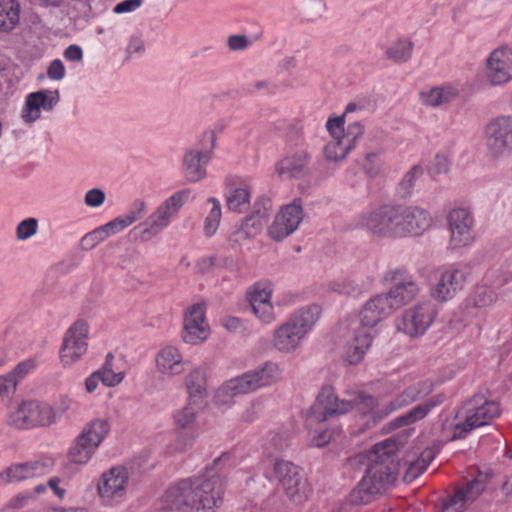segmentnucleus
I'll return each instance as SVG.
<instances>
[{
  "mask_svg": "<svg viewBox=\"0 0 512 512\" xmlns=\"http://www.w3.org/2000/svg\"><path fill=\"white\" fill-rule=\"evenodd\" d=\"M58 90H39L29 93L25 98L21 110V118L26 124H31L40 119L42 111L50 112L59 103Z\"/></svg>",
  "mask_w": 512,
  "mask_h": 512,
  "instance_id": "nucleus-22",
  "label": "nucleus"
},
{
  "mask_svg": "<svg viewBox=\"0 0 512 512\" xmlns=\"http://www.w3.org/2000/svg\"><path fill=\"white\" fill-rule=\"evenodd\" d=\"M419 292L418 282L407 269L397 268L386 274V308L396 311L412 302Z\"/></svg>",
  "mask_w": 512,
  "mask_h": 512,
  "instance_id": "nucleus-10",
  "label": "nucleus"
},
{
  "mask_svg": "<svg viewBox=\"0 0 512 512\" xmlns=\"http://www.w3.org/2000/svg\"><path fill=\"white\" fill-rule=\"evenodd\" d=\"M37 363L34 359H25L19 362L11 371V375L20 383L32 370L35 369Z\"/></svg>",
  "mask_w": 512,
  "mask_h": 512,
  "instance_id": "nucleus-62",
  "label": "nucleus"
},
{
  "mask_svg": "<svg viewBox=\"0 0 512 512\" xmlns=\"http://www.w3.org/2000/svg\"><path fill=\"white\" fill-rule=\"evenodd\" d=\"M110 423L104 418H95L86 423L80 433L91 442L95 443L97 447L105 440L110 432Z\"/></svg>",
  "mask_w": 512,
  "mask_h": 512,
  "instance_id": "nucleus-42",
  "label": "nucleus"
},
{
  "mask_svg": "<svg viewBox=\"0 0 512 512\" xmlns=\"http://www.w3.org/2000/svg\"><path fill=\"white\" fill-rule=\"evenodd\" d=\"M117 233H119V230L117 229L113 221H110L85 234L81 238L80 245L82 249L89 251L95 248L104 240H106L108 237Z\"/></svg>",
  "mask_w": 512,
  "mask_h": 512,
  "instance_id": "nucleus-41",
  "label": "nucleus"
},
{
  "mask_svg": "<svg viewBox=\"0 0 512 512\" xmlns=\"http://www.w3.org/2000/svg\"><path fill=\"white\" fill-rule=\"evenodd\" d=\"M191 199V190H178L164 199L146 220L132 229L141 242H148L167 229Z\"/></svg>",
  "mask_w": 512,
  "mask_h": 512,
  "instance_id": "nucleus-6",
  "label": "nucleus"
},
{
  "mask_svg": "<svg viewBox=\"0 0 512 512\" xmlns=\"http://www.w3.org/2000/svg\"><path fill=\"white\" fill-rule=\"evenodd\" d=\"M227 455L214 460V466L201 475L184 479L170 487L163 497L165 506L180 512H214L222 502L225 479L216 469Z\"/></svg>",
  "mask_w": 512,
  "mask_h": 512,
  "instance_id": "nucleus-1",
  "label": "nucleus"
},
{
  "mask_svg": "<svg viewBox=\"0 0 512 512\" xmlns=\"http://www.w3.org/2000/svg\"><path fill=\"white\" fill-rule=\"evenodd\" d=\"M408 205L394 204L386 206V237H409V225L407 221Z\"/></svg>",
  "mask_w": 512,
  "mask_h": 512,
  "instance_id": "nucleus-29",
  "label": "nucleus"
},
{
  "mask_svg": "<svg viewBox=\"0 0 512 512\" xmlns=\"http://www.w3.org/2000/svg\"><path fill=\"white\" fill-rule=\"evenodd\" d=\"M488 482V476L479 473L473 480L469 481L465 487L458 489L462 492V497L470 505L473 503L485 490Z\"/></svg>",
  "mask_w": 512,
  "mask_h": 512,
  "instance_id": "nucleus-49",
  "label": "nucleus"
},
{
  "mask_svg": "<svg viewBox=\"0 0 512 512\" xmlns=\"http://www.w3.org/2000/svg\"><path fill=\"white\" fill-rule=\"evenodd\" d=\"M205 303L192 305L184 316L182 339L188 344H199L209 336V325L206 320Z\"/></svg>",
  "mask_w": 512,
  "mask_h": 512,
  "instance_id": "nucleus-21",
  "label": "nucleus"
},
{
  "mask_svg": "<svg viewBox=\"0 0 512 512\" xmlns=\"http://www.w3.org/2000/svg\"><path fill=\"white\" fill-rule=\"evenodd\" d=\"M189 400L200 403L206 396V375L201 368L192 370L185 378Z\"/></svg>",
  "mask_w": 512,
  "mask_h": 512,
  "instance_id": "nucleus-40",
  "label": "nucleus"
},
{
  "mask_svg": "<svg viewBox=\"0 0 512 512\" xmlns=\"http://www.w3.org/2000/svg\"><path fill=\"white\" fill-rule=\"evenodd\" d=\"M147 211V204L143 199H136L130 205L127 213L113 219V223L120 231L124 230L134 222L140 220Z\"/></svg>",
  "mask_w": 512,
  "mask_h": 512,
  "instance_id": "nucleus-45",
  "label": "nucleus"
},
{
  "mask_svg": "<svg viewBox=\"0 0 512 512\" xmlns=\"http://www.w3.org/2000/svg\"><path fill=\"white\" fill-rule=\"evenodd\" d=\"M423 175V168L420 165H414L401 179L396 187V193L399 197H407L412 193L416 179Z\"/></svg>",
  "mask_w": 512,
  "mask_h": 512,
  "instance_id": "nucleus-53",
  "label": "nucleus"
},
{
  "mask_svg": "<svg viewBox=\"0 0 512 512\" xmlns=\"http://www.w3.org/2000/svg\"><path fill=\"white\" fill-rule=\"evenodd\" d=\"M483 139L492 158L509 157L512 154V116L501 115L490 119L484 126Z\"/></svg>",
  "mask_w": 512,
  "mask_h": 512,
  "instance_id": "nucleus-11",
  "label": "nucleus"
},
{
  "mask_svg": "<svg viewBox=\"0 0 512 512\" xmlns=\"http://www.w3.org/2000/svg\"><path fill=\"white\" fill-rule=\"evenodd\" d=\"M444 399L445 396L443 394L433 395L425 402L413 407L410 411L387 423L386 433L392 432L401 427L409 426L424 419L432 409L441 405Z\"/></svg>",
  "mask_w": 512,
  "mask_h": 512,
  "instance_id": "nucleus-27",
  "label": "nucleus"
},
{
  "mask_svg": "<svg viewBox=\"0 0 512 512\" xmlns=\"http://www.w3.org/2000/svg\"><path fill=\"white\" fill-rule=\"evenodd\" d=\"M437 314V307L431 300L419 301L395 318L394 327L397 332L415 339L427 332Z\"/></svg>",
  "mask_w": 512,
  "mask_h": 512,
  "instance_id": "nucleus-9",
  "label": "nucleus"
},
{
  "mask_svg": "<svg viewBox=\"0 0 512 512\" xmlns=\"http://www.w3.org/2000/svg\"><path fill=\"white\" fill-rule=\"evenodd\" d=\"M130 480L128 470L114 466L103 472L97 482V494L104 506H116L127 496Z\"/></svg>",
  "mask_w": 512,
  "mask_h": 512,
  "instance_id": "nucleus-13",
  "label": "nucleus"
},
{
  "mask_svg": "<svg viewBox=\"0 0 512 512\" xmlns=\"http://www.w3.org/2000/svg\"><path fill=\"white\" fill-rule=\"evenodd\" d=\"M410 436V430L405 429L397 435L386 439V485L393 484L400 472L405 470L403 480L411 482L422 474L435 457V452L431 448H426L415 458L401 449L406 444Z\"/></svg>",
  "mask_w": 512,
  "mask_h": 512,
  "instance_id": "nucleus-3",
  "label": "nucleus"
},
{
  "mask_svg": "<svg viewBox=\"0 0 512 512\" xmlns=\"http://www.w3.org/2000/svg\"><path fill=\"white\" fill-rule=\"evenodd\" d=\"M208 203L212 205V208L210 209L208 215L205 218L204 221V233L207 237L213 236L216 231L218 230L222 210H221V204L220 201L215 197L208 198Z\"/></svg>",
  "mask_w": 512,
  "mask_h": 512,
  "instance_id": "nucleus-51",
  "label": "nucleus"
},
{
  "mask_svg": "<svg viewBox=\"0 0 512 512\" xmlns=\"http://www.w3.org/2000/svg\"><path fill=\"white\" fill-rule=\"evenodd\" d=\"M38 227L39 223L36 218H26L17 225L16 238L20 241H25L37 233Z\"/></svg>",
  "mask_w": 512,
  "mask_h": 512,
  "instance_id": "nucleus-56",
  "label": "nucleus"
},
{
  "mask_svg": "<svg viewBox=\"0 0 512 512\" xmlns=\"http://www.w3.org/2000/svg\"><path fill=\"white\" fill-rule=\"evenodd\" d=\"M484 76L491 86H503L512 80V49L506 45L493 49L485 60Z\"/></svg>",
  "mask_w": 512,
  "mask_h": 512,
  "instance_id": "nucleus-18",
  "label": "nucleus"
},
{
  "mask_svg": "<svg viewBox=\"0 0 512 512\" xmlns=\"http://www.w3.org/2000/svg\"><path fill=\"white\" fill-rule=\"evenodd\" d=\"M413 53V42L409 38H399L386 50V57L395 63L409 61Z\"/></svg>",
  "mask_w": 512,
  "mask_h": 512,
  "instance_id": "nucleus-46",
  "label": "nucleus"
},
{
  "mask_svg": "<svg viewBox=\"0 0 512 512\" xmlns=\"http://www.w3.org/2000/svg\"><path fill=\"white\" fill-rule=\"evenodd\" d=\"M18 384L10 372L0 375V401L9 403L16 393Z\"/></svg>",
  "mask_w": 512,
  "mask_h": 512,
  "instance_id": "nucleus-55",
  "label": "nucleus"
},
{
  "mask_svg": "<svg viewBox=\"0 0 512 512\" xmlns=\"http://www.w3.org/2000/svg\"><path fill=\"white\" fill-rule=\"evenodd\" d=\"M271 288L266 282L256 283L248 293V300L255 316L265 324L275 320L271 304Z\"/></svg>",
  "mask_w": 512,
  "mask_h": 512,
  "instance_id": "nucleus-26",
  "label": "nucleus"
},
{
  "mask_svg": "<svg viewBox=\"0 0 512 512\" xmlns=\"http://www.w3.org/2000/svg\"><path fill=\"white\" fill-rule=\"evenodd\" d=\"M341 121L342 118H329L326 122V128L331 140L326 143L323 151L326 159L330 161H341L351 151L340 136L342 134Z\"/></svg>",
  "mask_w": 512,
  "mask_h": 512,
  "instance_id": "nucleus-28",
  "label": "nucleus"
},
{
  "mask_svg": "<svg viewBox=\"0 0 512 512\" xmlns=\"http://www.w3.org/2000/svg\"><path fill=\"white\" fill-rule=\"evenodd\" d=\"M468 506L469 504L462 497V492L456 491L443 502L440 512H463Z\"/></svg>",
  "mask_w": 512,
  "mask_h": 512,
  "instance_id": "nucleus-58",
  "label": "nucleus"
},
{
  "mask_svg": "<svg viewBox=\"0 0 512 512\" xmlns=\"http://www.w3.org/2000/svg\"><path fill=\"white\" fill-rule=\"evenodd\" d=\"M409 237L419 236L427 231L433 223V219L430 213L416 205H408V217Z\"/></svg>",
  "mask_w": 512,
  "mask_h": 512,
  "instance_id": "nucleus-34",
  "label": "nucleus"
},
{
  "mask_svg": "<svg viewBox=\"0 0 512 512\" xmlns=\"http://www.w3.org/2000/svg\"><path fill=\"white\" fill-rule=\"evenodd\" d=\"M20 21V4L17 0H0V32L12 31Z\"/></svg>",
  "mask_w": 512,
  "mask_h": 512,
  "instance_id": "nucleus-39",
  "label": "nucleus"
},
{
  "mask_svg": "<svg viewBox=\"0 0 512 512\" xmlns=\"http://www.w3.org/2000/svg\"><path fill=\"white\" fill-rule=\"evenodd\" d=\"M88 324L80 319L66 331L60 349V360L64 367L76 363L87 351Z\"/></svg>",
  "mask_w": 512,
  "mask_h": 512,
  "instance_id": "nucleus-19",
  "label": "nucleus"
},
{
  "mask_svg": "<svg viewBox=\"0 0 512 512\" xmlns=\"http://www.w3.org/2000/svg\"><path fill=\"white\" fill-rule=\"evenodd\" d=\"M430 386L425 383H419L405 389L395 399L391 400L386 406V413L401 409L430 392Z\"/></svg>",
  "mask_w": 512,
  "mask_h": 512,
  "instance_id": "nucleus-36",
  "label": "nucleus"
},
{
  "mask_svg": "<svg viewBox=\"0 0 512 512\" xmlns=\"http://www.w3.org/2000/svg\"><path fill=\"white\" fill-rule=\"evenodd\" d=\"M343 394L345 398H339L332 386H323L315 403L310 407L309 420L325 422L330 418L346 415L356 409L363 416L371 415V420L365 424V429H367L382 418L381 413L376 411L379 402L371 394L354 388L345 389Z\"/></svg>",
  "mask_w": 512,
  "mask_h": 512,
  "instance_id": "nucleus-2",
  "label": "nucleus"
},
{
  "mask_svg": "<svg viewBox=\"0 0 512 512\" xmlns=\"http://www.w3.org/2000/svg\"><path fill=\"white\" fill-rule=\"evenodd\" d=\"M331 288L338 293L351 297H358L364 292V285L353 279L334 282Z\"/></svg>",
  "mask_w": 512,
  "mask_h": 512,
  "instance_id": "nucleus-54",
  "label": "nucleus"
},
{
  "mask_svg": "<svg viewBox=\"0 0 512 512\" xmlns=\"http://www.w3.org/2000/svg\"><path fill=\"white\" fill-rule=\"evenodd\" d=\"M282 377V370L274 362H266L263 366L248 371L238 377L226 381L218 391V400L226 404L224 397H234L248 394L259 388L270 386L278 382Z\"/></svg>",
  "mask_w": 512,
  "mask_h": 512,
  "instance_id": "nucleus-7",
  "label": "nucleus"
},
{
  "mask_svg": "<svg viewBox=\"0 0 512 512\" xmlns=\"http://www.w3.org/2000/svg\"><path fill=\"white\" fill-rule=\"evenodd\" d=\"M203 141L206 147L193 148L184 154L182 165L187 181L195 183L206 177V165L210 161L215 147L216 136L213 132L205 133Z\"/></svg>",
  "mask_w": 512,
  "mask_h": 512,
  "instance_id": "nucleus-17",
  "label": "nucleus"
},
{
  "mask_svg": "<svg viewBox=\"0 0 512 512\" xmlns=\"http://www.w3.org/2000/svg\"><path fill=\"white\" fill-rule=\"evenodd\" d=\"M458 414L464 420L455 426L454 438H463L471 430L487 425L498 417L500 409L496 402L477 394L465 403Z\"/></svg>",
  "mask_w": 512,
  "mask_h": 512,
  "instance_id": "nucleus-8",
  "label": "nucleus"
},
{
  "mask_svg": "<svg viewBox=\"0 0 512 512\" xmlns=\"http://www.w3.org/2000/svg\"><path fill=\"white\" fill-rule=\"evenodd\" d=\"M113 360L114 357L112 353H108L105 358V362L101 369L97 370L101 376V382L108 387H113L120 384L124 378L123 372H114L113 371Z\"/></svg>",
  "mask_w": 512,
  "mask_h": 512,
  "instance_id": "nucleus-52",
  "label": "nucleus"
},
{
  "mask_svg": "<svg viewBox=\"0 0 512 512\" xmlns=\"http://www.w3.org/2000/svg\"><path fill=\"white\" fill-rule=\"evenodd\" d=\"M458 96L459 89L450 84L424 88L419 93L421 103L432 108L447 105L457 99Z\"/></svg>",
  "mask_w": 512,
  "mask_h": 512,
  "instance_id": "nucleus-32",
  "label": "nucleus"
},
{
  "mask_svg": "<svg viewBox=\"0 0 512 512\" xmlns=\"http://www.w3.org/2000/svg\"><path fill=\"white\" fill-rule=\"evenodd\" d=\"M271 210H272L271 200L266 197H260L254 203L253 212H252L251 216L257 217L258 220H261L262 222L267 223Z\"/></svg>",
  "mask_w": 512,
  "mask_h": 512,
  "instance_id": "nucleus-60",
  "label": "nucleus"
},
{
  "mask_svg": "<svg viewBox=\"0 0 512 512\" xmlns=\"http://www.w3.org/2000/svg\"><path fill=\"white\" fill-rule=\"evenodd\" d=\"M447 226L450 233L448 246L451 250L471 246L475 241L474 217L469 209H452L447 215Z\"/></svg>",
  "mask_w": 512,
  "mask_h": 512,
  "instance_id": "nucleus-15",
  "label": "nucleus"
},
{
  "mask_svg": "<svg viewBox=\"0 0 512 512\" xmlns=\"http://www.w3.org/2000/svg\"><path fill=\"white\" fill-rule=\"evenodd\" d=\"M267 440L275 451H282L289 446L290 436L285 431L270 432Z\"/></svg>",
  "mask_w": 512,
  "mask_h": 512,
  "instance_id": "nucleus-63",
  "label": "nucleus"
},
{
  "mask_svg": "<svg viewBox=\"0 0 512 512\" xmlns=\"http://www.w3.org/2000/svg\"><path fill=\"white\" fill-rule=\"evenodd\" d=\"M7 422L19 429L50 426L53 424L52 407L39 400L23 401L9 411Z\"/></svg>",
  "mask_w": 512,
  "mask_h": 512,
  "instance_id": "nucleus-12",
  "label": "nucleus"
},
{
  "mask_svg": "<svg viewBox=\"0 0 512 512\" xmlns=\"http://www.w3.org/2000/svg\"><path fill=\"white\" fill-rule=\"evenodd\" d=\"M188 364L182 357L178 348L166 346L162 348L156 356V367L158 372L165 376H176L186 370Z\"/></svg>",
  "mask_w": 512,
  "mask_h": 512,
  "instance_id": "nucleus-30",
  "label": "nucleus"
},
{
  "mask_svg": "<svg viewBox=\"0 0 512 512\" xmlns=\"http://www.w3.org/2000/svg\"><path fill=\"white\" fill-rule=\"evenodd\" d=\"M337 118H342L341 121V132L340 136L342 137V140L345 142L347 146H349L350 150H353L358 140L363 136L364 134V126L359 121L351 122L347 125L346 128H344V116H338Z\"/></svg>",
  "mask_w": 512,
  "mask_h": 512,
  "instance_id": "nucleus-50",
  "label": "nucleus"
},
{
  "mask_svg": "<svg viewBox=\"0 0 512 512\" xmlns=\"http://www.w3.org/2000/svg\"><path fill=\"white\" fill-rule=\"evenodd\" d=\"M384 441L376 443L369 451L351 458L353 467L365 466L366 475L351 491L348 500L353 505H364L373 501L384 489Z\"/></svg>",
  "mask_w": 512,
  "mask_h": 512,
  "instance_id": "nucleus-4",
  "label": "nucleus"
},
{
  "mask_svg": "<svg viewBox=\"0 0 512 512\" xmlns=\"http://www.w3.org/2000/svg\"><path fill=\"white\" fill-rule=\"evenodd\" d=\"M73 399L68 395H61L54 402L52 407L53 414V424L57 422V420L62 417L67 411H69L73 406Z\"/></svg>",
  "mask_w": 512,
  "mask_h": 512,
  "instance_id": "nucleus-61",
  "label": "nucleus"
},
{
  "mask_svg": "<svg viewBox=\"0 0 512 512\" xmlns=\"http://www.w3.org/2000/svg\"><path fill=\"white\" fill-rule=\"evenodd\" d=\"M384 222L383 205H378L365 213L362 217V226L376 236H382Z\"/></svg>",
  "mask_w": 512,
  "mask_h": 512,
  "instance_id": "nucleus-48",
  "label": "nucleus"
},
{
  "mask_svg": "<svg viewBox=\"0 0 512 512\" xmlns=\"http://www.w3.org/2000/svg\"><path fill=\"white\" fill-rule=\"evenodd\" d=\"M252 187L250 182L242 177L230 175L225 179V200L230 211L243 213L250 206Z\"/></svg>",
  "mask_w": 512,
  "mask_h": 512,
  "instance_id": "nucleus-24",
  "label": "nucleus"
},
{
  "mask_svg": "<svg viewBox=\"0 0 512 512\" xmlns=\"http://www.w3.org/2000/svg\"><path fill=\"white\" fill-rule=\"evenodd\" d=\"M467 274L460 268H449L443 271L439 280L430 290L431 297L438 302L453 299L465 285Z\"/></svg>",
  "mask_w": 512,
  "mask_h": 512,
  "instance_id": "nucleus-23",
  "label": "nucleus"
},
{
  "mask_svg": "<svg viewBox=\"0 0 512 512\" xmlns=\"http://www.w3.org/2000/svg\"><path fill=\"white\" fill-rule=\"evenodd\" d=\"M383 165L382 153L369 152L366 154L364 169L369 177L373 178L380 174Z\"/></svg>",
  "mask_w": 512,
  "mask_h": 512,
  "instance_id": "nucleus-57",
  "label": "nucleus"
},
{
  "mask_svg": "<svg viewBox=\"0 0 512 512\" xmlns=\"http://www.w3.org/2000/svg\"><path fill=\"white\" fill-rule=\"evenodd\" d=\"M97 449L94 442L92 443L91 440L79 434L69 449V461L77 465H85L91 460Z\"/></svg>",
  "mask_w": 512,
  "mask_h": 512,
  "instance_id": "nucleus-35",
  "label": "nucleus"
},
{
  "mask_svg": "<svg viewBox=\"0 0 512 512\" xmlns=\"http://www.w3.org/2000/svg\"><path fill=\"white\" fill-rule=\"evenodd\" d=\"M106 199L105 193L99 188H93L86 192L84 203L91 208L101 206Z\"/></svg>",
  "mask_w": 512,
  "mask_h": 512,
  "instance_id": "nucleus-64",
  "label": "nucleus"
},
{
  "mask_svg": "<svg viewBox=\"0 0 512 512\" xmlns=\"http://www.w3.org/2000/svg\"><path fill=\"white\" fill-rule=\"evenodd\" d=\"M274 474L283 490L290 489V484L303 475L301 468L294 463L285 460H278L274 464Z\"/></svg>",
  "mask_w": 512,
  "mask_h": 512,
  "instance_id": "nucleus-44",
  "label": "nucleus"
},
{
  "mask_svg": "<svg viewBox=\"0 0 512 512\" xmlns=\"http://www.w3.org/2000/svg\"><path fill=\"white\" fill-rule=\"evenodd\" d=\"M303 220V208L300 199L285 205L276 214L272 225L269 227L268 235L275 241H282L294 233Z\"/></svg>",
  "mask_w": 512,
  "mask_h": 512,
  "instance_id": "nucleus-20",
  "label": "nucleus"
},
{
  "mask_svg": "<svg viewBox=\"0 0 512 512\" xmlns=\"http://www.w3.org/2000/svg\"><path fill=\"white\" fill-rule=\"evenodd\" d=\"M286 496L295 504H302L305 502L310 494L311 488L304 475L299 476L290 484V489L284 490Z\"/></svg>",
  "mask_w": 512,
  "mask_h": 512,
  "instance_id": "nucleus-47",
  "label": "nucleus"
},
{
  "mask_svg": "<svg viewBox=\"0 0 512 512\" xmlns=\"http://www.w3.org/2000/svg\"><path fill=\"white\" fill-rule=\"evenodd\" d=\"M310 155L305 150H297L276 165V172L281 177L300 178L306 175Z\"/></svg>",
  "mask_w": 512,
  "mask_h": 512,
  "instance_id": "nucleus-31",
  "label": "nucleus"
},
{
  "mask_svg": "<svg viewBox=\"0 0 512 512\" xmlns=\"http://www.w3.org/2000/svg\"><path fill=\"white\" fill-rule=\"evenodd\" d=\"M198 402L190 401L182 408L173 412L172 418L176 426L175 448L184 452L192 447L196 438L198 428L197 414L199 411Z\"/></svg>",
  "mask_w": 512,
  "mask_h": 512,
  "instance_id": "nucleus-16",
  "label": "nucleus"
},
{
  "mask_svg": "<svg viewBox=\"0 0 512 512\" xmlns=\"http://www.w3.org/2000/svg\"><path fill=\"white\" fill-rule=\"evenodd\" d=\"M322 314L318 304H310L294 311L273 333L272 345L282 353L296 351L316 325Z\"/></svg>",
  "mask_w": 512,
  "mask_h": 512,
  "instance_id": "nucleus-5",
  "label": "nucleus"
},
{
  "mask_svg": "<svg viewBox=\"0 0 512 512\" xmlns=\"http://www.w3.org/2000/svg\"><path fill=\"white\" fill-rule=\"evenodd\" d=\"M430 386L425 383H419L405 389L395 399L391 400L386 406V413L401 409L430 392Z\"/></svg>",
  "mask_w": 512,
  "mask_h": 512,
  "instance_id": "nucleus-37",
  "label": "nucleus"
},
{
  "mask_svg": "<svg viewBox=\"0 0 512 512\" xmlns=\"http://www.w3.org/2000/svg\"><path fill=\"white\" fill-rule=\"evenodd\" d=\"M274 474L283 490L290 489V484L303 475L301 468L294 463L285 460H278L274 464Z\"/></svg>",
  "mask_w": 512,
  "mask_h": 512,
  "instance_id": "nucleus-43",
  "label": "nucleus"
},
{
  "mask_svg": "<svg viewBox=\"0 0 512 512\" xmlns=\"http://www.w3.org/2000/svg\"><path fill=\"white\" fill-rule=\"evenodd\" d=\"M52 464L51 459H43L11 465L0 473V483H15L42 476L51 470Z\"/></svg>",
  "mask_w": 512,
  "mask_h": 512,
  "instance_id": "nucleus-25",
  "label": "nucleus"
},
{
  "mask_svg": "<svg viewBox=\"0 0 512 512\" xmlns=\"http://www.w3.org/2000/svg\"><path fill=\"white\" fill-rule=\"evenodd\" d=\"M340 331L346 332L344 360L350 365L359 364L372 343L373 333L360 327L356 319H347L342 322Z\"/></svg>",
  "mask_w": 512,
  "mask_h": 512,
  "instance_id": "nucleus-14",
  "label": "nucleus"
},
{
  "mask_svg": "<svg viewBox=\"0 0 512 512\" xmlns=\"http://www.w3.org/2000/svg\"><path fill=\"white\" fill-rule=\"evenodd\" d=\"M265 225L266 223L258 220L257 217L249 215L242 221L241 226L231 233L229 240L235 244H241L259 235Z\"/></svg>",
  "mask_w": 512,
  "mask_h": 512,
  "instance_id": "nucleus-38",
  "label": "nucleus"
},
{
  "mask_svg": "<svg viewBox=\"0 0 512 512\" xmlns=\"http://www.w3.org/2000/svg\"><path fill=\"white\" fill-rule=\"evenodd\" d=\"M384 318V298L377 295L371 298L363 307L359 317H353L360 323V327L372 332V328Z\"/></svg>",
  "mask_w": 512,
  "mask_h": 512,
  "instance_id": "nucleus-33",
  "label": "nucleus"
},
{
  "mask_svg": "<svg viewBox=\"0 0 512 512\" xmlns=\"http://www.w3.org/2000/svg\"><path fill=\"white\" fill-rule=\"evenodd\" d=\"M495 294L493 290L487 286H478L474 291L473 305L474 307H486L493 303Z\"/></svg>",
  "mask_w": 512,
  "mask_h": 512,
  "instance_id": "nucleus-59",
  "label": "nucleus"
}]
</instances>
